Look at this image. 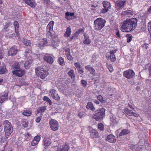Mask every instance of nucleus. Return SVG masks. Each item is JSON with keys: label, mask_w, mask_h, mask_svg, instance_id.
<instances>
[{"label": "nucleus", "mask_w": 151, "mask_h": 151, "mask_svg": "<svg viewBox=\"0 0 151 151\" xmlns=\"http://www.w3.org/2000/svg\"><path fill=\"white\" fill-rule=\"evenodd\" d=\"M22 42L26 46H29L31 44V42L29 40L25 39L23 40Z\"/></svg>", "instance_id": "nucleus-39"}, {"label": "nucleus", "mask_w": 151, "mask_h": 151, "mask_svg": "<svg viewBox=\"0 0 151 151\" xmlns=\"http://www.w3.org/2000/svg\"><path fill=\"white\" fill-rule=\"evenodd\" d=\"M22 125L24 127H26L28 125V123L25 121H23L22 122Z\"/></svg>", "instance_id": "nucleus-58"}, {"label": "nucleus", "mask_w": 151, "mask_h": 151, "mask_svg": "<svg viewBox=\"0 0 151 151\" xmlns=\"http://www.w3.org/2000/svg\"><path fill=\"white\" fill-rule=\"evenodd\" d=\"M51 142H52L51 139L48 137L44 138L43 140V144L45 148L49 146L51 143Z\"/></svg>", "instance_id": "nucleus-16"}, {"label": "nucleus", "mask_w": 151, "mask_h": 151, "mask_svg": "<svg viewBox=\"0 0 151 151\" xmlns=\"http://www.w3.org/2000/svg\"><path fill=\"white\" fill-rule=\"evenodd\" d=\"M139 143L140 144V145L142 146L144 145L145 146L148 147L149 145V144L148 142V140L147 139H145L142 141V140L139 141Z\"/></svg>", "instance_id": "nucleus-31"}, {"label": "nucleus", "mask_w": 151, "mask_h": 151, "mask_svg": "<svg viewBox=\"0 0 151 151\" xmlns=\"http://www.w3.org/2000/svg\"><path fill=\"white\" fill-rule=\"evenodd\" d=\"M47 41L46 39L44 38L39 43L38 46L40 48L44 46H46L47 44Z\"/></svg>", "instance_id": "nucleus-26"}, {"label": "nucleus", "mask_w": 151, "mask_h": 151, "mask_svg": "<svg viewBox=\"0 0 151 151\" xmlns=\"http://www.w3.org/2000/svg\"><path fill=\"white\" fill-rule=\"evenodd\" d=\"M71 32V29L69 27L67 28L66 31L64 34V36L65 37H68L70 35Z\"/></svg>", "instance_id": "nucleus-34"}, {"label": "nucleus", "mask_w": 151, "mask_h": 151, "mask_svg": "<svg viewBox=\"0 0 151 151\" xmlns=\"http://www.w3.org/2000/svg\"><path fill=\"white\" fill-rule=\"evenodd\" d=\"M12 24V23L10 22H8L6 23L4 28L5 29H7L9 26L11 25Z\"/></svg>", "instance_id": "nucleus-51"}, {"label": "nucleus", "mask_w": 151, "mask_h": 151, "mask_svg": "<svg viewBox=\"0 0 151 151\" xmlns=\"http://www.w3.org/2000/svg\"><path fill=\"white\" fill-rule=\"evenodd\" d=\"M3 51L0 50V59H1L3 58Z\"/></svg>", "instance_id": "nucleus-63"}, {"label": "nucleus", "mask_w": 151, "mask_h": 151, "mask_svg": "<svg viewBox=\"0 0 151 151\" xmlns=\"http://www.w3.org/2000/svg\"><path fill=\"white\" fill-rule=\"evenodd\" d=\"M31 50L29 49H26L25 52V54L24 56L23 57L25 59H27V60H29V58L30 59V56L31 54Z\"/></svg>", "instance_id": "nucleus-25"}, {"label": "nucleus", "mask_w": 151, "mask_h": 151, "mask_svg": "<svg viewBox=\"0 0 151 151\" xmlns=\"http://www.w3.org/2000/svg\"><path fill=\"white\" fill-rule=\"evenodd\" d=\"M74 15L73 13H70L69 12H67L65 14V17L68 20H69L71 19V17Z\"/></svg>", "instance_id": "nucleus-30"}, {"label": "nucleus", "mask_w": 151, "mask_h": 151, "mask_svg": "<svg viewBox=\"0 0 151 151\" xmlns=\"http://www.w3.org/2000/svg\"><path fill=\"white\" fill-rule=\"evenodd\" d=\"M130 132V131L127 129H123L120 133L119 135L120 136H122L124 135H126Z\"/></svg>", "instance_id": "nucleus-33"}, {"label": "nucleus", "mask_w": 151, "mask_h": 151, "mask_svg": "<svg viewBox=\"0 0 151 151\" xmlns=\"http://www.w3.org/2000/svg\"><path fill=\"white\" fill-rule=\"evenodd\" d=\"M105 110L104 108L99 109L96 111L93 118L96 121L101 120L105 116Z\"/></svg>", "instance_id": "nucleus-4"}, {"label": "nucleus", "mask_w": 151, "mask_h": 151, "mask_svg": "<svg viewBox=\"0 0 151 151\" xmlns=\"http://www.w3.org/2000/svg\"><path fill=\"white\" fill-rule=\"evenodd\" d=\"M30 60V59H29V60L27 59L26 61L24 63V67L26 69L28 68L29 66V65L31 62Z\"/></svg>", "instance_id": "nucleus-38"}, {"label": "nucleus", "mask_w": 151, "mask_h": 151, "mask_svg": "<svg viewBox=\"0 0 151 151\" xmlns=\"http://www.w3.org/2000/svg\"><path fill=\"white\" fill-rule=\"evenodd\" d=\"M21 63H15L14 64V68L15 69H19V68L20 67Z\"/></svg>", "instance_id": "nucleus-43"}, {"label": "nucleus", "mask_w": 151, "mask_h": 151, "mask_svg": "<svg viewBox=\"0 0 151 151\" xmlns=\"http://www.w3.org/2000/svg\"><path fill=\"white\" fill-rule=\"evenodd\" d=\"M84 37L83 40V43L85 45L89 44L91 42V40L89 39V37L85 36L84 34Z\"/></svg>", "instance_id": "nucleus-29"}, {"label": "nucleus", "mask_w": 151, "mask_h": 151, "mask_svg": "<svg viewBox=\"0 0 151 151\" xmlns=\"http://www.w3.org/2000/svg\"><path fill=\"white\" fill-rule=\"evenodd\" d=\"M25 137L26 140L28 141L31 139L32 136L29 133L27 132L25 133Z\"/></svg>", "instance_id": "nucleus-41"}, {"label": "nucleus", "mask_w": 151, "mask_h": 151, "mask_svg": "<svg viewBox=\"0 0 151 151\" xmlns=\"http://www.w3.org/2000/svg\"><path fill=\"white\" fill-rule=\"evenodd\" d=\"M111 123L112 125L114 126L116 124L118 123V119H117L115 116H113L111 119Z\"/></svg>", "instance_id": "nucleus-28"}, {"label": "nucleus", "mask_w": 151, "mask_h": 151, "mask_svg": "<svg viewBox=\"0 0 151 151\" xmlns=\"http://www.w3.org/2000/svg\"><path fill=\"white\" fill-rule=\"evenodd\" d=\"M38 143H37L34 140L32 141L31 143V145L32 146H35L36 145H37Z\"/></svg>", "instance_id": "nucleus-60"}, {"label": "nucleus", "mask_w": 151, "mask_h": 151, "mask_svg": "<svg viewBox=\"0 0 151 151\" xmlns=\"http://www.w3.org/2000/svg\"><path fill=\"white\" fill-rule=\"evenodd\" d=\"M68 75L70 76L72 78H74L75 77L74 74V71L73 70H70L68 73Z\"/></svg>", "instance_id": "nucleus-46"}, {"label": "nucleus", "mask_w": 151, "mask_h": 151, "mask_svg": "<svg viewBox=\"0 0 151 151\" xmlns=\"http://www.w3.org/2000/svg\"><path fill=\"white\" fill-rule=\"evenodd\" d=\"M12 73L17 76L21 77L24 74V70L19 69L13 71Z\"/></svg>", "instance_id": "nucleus-17"}, {"label": "nucleus", "mask_w": 151, "mask_h": 151, "mask_svg": "<svg viewBox=\"0 0 151 151\" xmlns=\"http://www.w3.org/2000/svg\"><path fill=\"white\" fill-rule=\"evenodd\" d=\"M125 113L129 116H133L136 117H138V115L135 113H134L132 110H129L128 108H125L124 109Z\"/></svg>", "instance_id": "nucleus-18"}, {"label": "nucleus", "mask_w": 151, "mask_h": 151, "mask_svg": "<svg viewBox=\"0 0 151 151\" xmlns=\"http://www.w3.org/2000/svg\"><path fill=\"white\" fill-rule=\"evenodd\" d=\"M107 67L109 71L112 72L113 71V67L111 64H108L107 65Z\"/></svg>", "instance_id": "nucleus-48"}, {"label": "nucleus", "mask_w": 151, "mask_h": 151, "mask_svg": "<svg viewBox=\"0 0 151 151\" xmlns=\"http://www.w3.org/2000/svg\"><path fill=\"white\" fill-rule=\"evenodd\" d=\"M106 140L110 143H114L116 139L114 136L113 134H110L106 138Z\"/></svg>", "instance_id": "nucleus-20"}, {"label": "nucleus", "mask_w": 151, "mask_h": 151, "mask_svg": "<svg viewBox=\"0 0 151 151\" xmlns=\"http://www.w3.org/2000/svg\"><path fill=\"white\" fill-rule=\"evenodd\" d=\"M123 14L127 15L129 17H131L133 14V12L130 10L123 12Z\"/></svg>", "instance_id": "nucleus-37"}, {"label": "nucleus", "mask_w": 151, "mask_h": 151, "mask_svg": "<svg viewBox=\"0 0 151 151\" xmlns=\"http://www.w3.org/2000/svg\"><path fill=\"white\" fill-rule=\"evenodd\" d=\"M3 5L2 1L0 0V9H1L2 8Z\"/></svg>", "instance_id": "nucleus-64"}, {"label": "nucleus", "mask_w": 151, "mask_h": 151, "mask_svg": "<svg viewBox=\"0 0 151 151\" xmlns=\"http://www.w3.org/2000/svg\"><path fill=\"white\" fill-rule=\"evenodd\" d=\"M46 107L45 106L40 107L37 109V112L38 113L42 114L46 110Z\"/></svg>", "instance_id": "nucleus-35"}, {"label": "nucleus", "mask_w": 151, "mask_h": 151, "mask_svg": "<svg viewBox=\"0 0 151 151\" xmlns=\"http://www.w3.org/2000/svg\"><path fill=\"white\" fill-rule=\"evenodd\" d=\"M36 73L38 74L40 78L42 79L45 78L48 75V71L43 68L38 67L35 69Z\"/></svg>", "instance_id": "nucleus-5"}, {"label": "nucleus", "mask_w": 151, "mask_h": 151, "mask_svg": "<svg viewBox=\"0 0 151 151\" xmlns=\"http://www.w3.org/2000/svg\"><path fill=\"white\" fill-rule=\"evenodd\" d=\"M98 100L101 102L105 103L106 102V100L104 99L103 97L101 95H99L97 97Z\"/></svg>", "instance_id": "nucleus-45"}, {"label": "nucleus", "mask_w": 151, "mask_h": 151, "mask_svg": "<svg viewBox=\"0 0 151 151\" xmlns=\"http://www.w3.org/2000/svg\"><path fill=\"white\" fill-rule=\"evenodd\" d=\"M106 21L101 18H99L95 19L93 22V28L96 31L100 30L105 26Z\"/></svg>", "instance_id": "nucleus-2"}, {"label": "nucleus", "mask_w": 151, "mask_h": 151, "mask_svg": "<svg viewBox=\"0 0 151 151\" xmlns=\"http://www.w3.org/2000/svg\"><path fill=\"white\" fill-rule=\"evenodd\" d=\"M54 22L53 21H50L47 27V32L48 35L50 37H52L53 35V27L54 25Z\"/></svg>", "instance_id": "nucleus-7"}, {"label": "nucleus", "mask_w": 151, "mask_h": 151, "mask_svg": "<svg viewBox=\"0 0 151 151\" xmlns=\"http://www.w3.org/2000/svg\"><path fill=\"white\" fill-rule=\"evenodd\" d=\"M68 147L66 144L64 145H61L58 147L56 151H68Z\"/></svg>", "instance_id": "nucleus-24"}, {"label": "nucleus", "mask_w": 151, "mask_h": 151, "mask_svg": "<svg viewBox=\"0 0 151 151\" xmlns=\"http://www.w3.org/2000/svg\"><path fill=\"white\" fill-rule=\"evenodd\" d=\"M25 3L31 8H35L37 5L35 0H23Z\"/></svg>", "instance_id": "nucleus-11"}, {"label": "nucleus", "mask_w": 151, "mask_h": 151, "mask_svg": "<svg viewBox=\"0 0 151 151\" xmlns=\"http://www.w3.org/2000/svg\"><path fill=\"white\" fill-rule=\"evenodd\" d=\"M137 19L135 18L127 19L122 24L120 29L124 32L134 30L137 26Z\"/></svg>", "instance_id": "nucleus-1"}, {"label": "nucleus", "mask_w": 151, "mask_h": 151, "mask_svg": "<svg viewBox=\"0 0 151 151\" xmlns=\"http://www.w3.org/2000/svg\"><path fill=\"white\" fill-rule=\"evenodd\" d=\"M32 114L31 110H24L22 113V114L27 116H30Z\"/></svg>", "instance_id": "nucleus-36"}, {"label": "nucleus", "mask_w": 151, "mask_h": 151, "mask_svg": "<svg viewBox=\"0 0 151 151\" xmlns=\"http://www.w3.org/2000/svg\"><path fill=\"white\" fill-rule=\"evenodd\" d=\"M41 119V117H39L36 119L35 121L37 122H38V123L40 121Z\"/></svg>", "instance_id": "nucleus-61"}, {"label": "nucleus", "mask_w": 151, "mask_h": 151, "mask_svg": "<svg viewBox=\"0 0 151 151\" xmlns=\"http://www.w3.org/2000/svg\"><path fill=\"white\" fill-rule=\"evenodd\" d=\"M89 130L90 135L92 138H96L98 137V134L96 130L91 127H89Z\"/></svg>", "instance_id": "nucleus-10"}, {"label": "nucleus", "mask_w": 151, "mask_h": 151, "mask_svg": "<svg viewBox=\"0 0 151 151\" xmlns=\"http://www.w3.org/2000/svg\"><path fill=\"white\" fill-rule=\"evenodd\" d=\"M85 68L90 72L92 74L94 75L95 73V70L90 65H88L85 67Z\"/></svg>", "instance_id": "nucleus-27"}, {"label": "nucleus", "mask_w": 151, "mask_h": 151, "mask_svg": "<svg viewBox=\"0 0 151 151\" xmlns=\"http://www.w3.org/2000/svg\"><path fill=\"white\" fill-rule=\"evenodd\" d=\"M108 10H109L106 9V8L103 7V8L101 9V11L102 13H105L108 11Z\"/></svg>", "instance_id": "nucleus-52"}, {"label": "nucleus", "mask_w": 151, "mask_h": 151, "mask_svg": "<svg viewBox=\"0 0 151 151\" xmlns=\"http://www.w3.org/2000/svg\"><path fill=\"white\" fill-rule=\"evenodd\" d=\"M41 139L40 137L39 136H35L34 139V140L38 143L39 141Z\"/></svg>", "instance_id": "nucleus-47"}, {"label": "nucleus", "mask_w": 151, "mask_h": 151, "mask_svg": "<svg viewBox=\"0 0 151 151\" xmlns=\"http://www.w3.org/2000/svg\"><path fill=\"white\" fill-rule=\"evenodd\" d=\"M59 39L57 37H56L53 39V41L52 42V45L54 48H56L59 46Z\"/></svg>", "instance_id": "nucleus-22"}, {"label": "nucleus", "mask_w": 151, "mask_h": 151, "mask_svg": "<svg viewBox=\"0 0 151 151\" xmlns=\"http://www.w3.org/2000/svg\"><path fill=\"white\" fill-rule=\"evenodd\" d=\"M64 50L67 59L70 60H72L73 58L70 55V48H66Z\"/></svg>", "instance_id": "nucleus-15"}, {"label": "nucleus", "mask_w": 151, "mask_h": 151, "mask_svg": "<svg viewBox=\"0 0 151 151\" xmlns=\"http://www.w3.org/2000/svg\"><path fill=\"white\" fill-rule=\"evenodd\" d=\"M78 32V34L79 35V34H82L83 33L84 30L82 29H80L78 31H76Z\"/></svg>", "instance_id": "nucleus-55"}, {"label": "nucleus", "mask_w": 151, "mask_h": 151, "mask_svg": "<svg viewBox=\"0 0 151 151\" xmlns=\"http://www.w3.org/2000/svg\"><path fill=\"white\" fill-rule=\"evenodd\" d=\"M14 25L15 28V32L17 33L18 32V28L19 27L18 23L17 21L14 22Z\"/></svg>", "instance_id": "nucleus-42"}, {"label": "nucleus", "mask_w": 151, "mask_h": 151, "mask_svg": "<svg viewBox=\"0 0 151 151\" xmlns=\"http://www.w3.org/2000/svg\"><path fill=\"white\" fill-rule=\"evenodd\" d=\"M44 60L45 61L50 64H52L53 62L52 57L49 54H46L44 57Z\"/></svg>", "instance_id": "nucleus-12"}, {"label": "nucleus", "mask_w": 151, "mask_h": 151, "mask_svg": "<svg viewBox=\"0 0 151 151\" xmlns=\"http://www.w3.org/2000/svg\"><path fill=\"white\" fill-rule=\"evenodd\" d=\"M102 4L103 7L106 8V9L109 10L111 7L110 3L108 1H104L103 2Z\"/></svg>", "instance_id": "nucleus-32"}, {"label": "nucleus", "mask_w": 151, "mask_h": 151, "mask_svg": "<svg viewBox=\"0 0 151 151\" xmlns=\"http://www.w3.org/2000/svg\"><path fill=\"white\" fill-rule=\"evenodd\" d=\"M5 137L8 138L13 131L12 126L11 123L8 120H5L3 122Z\"/></svg>", "instance_id": "nucleus-3"}, {"label": "nucleus", "mask_w": 151, "mask_h": 151, "mask_svg": "<svg viewBox=\"0 0 151 151\" xmlns=\"http://www.w3.org/2000/svg\"><path fill=\"white\" fill-rule=\"evenodd\" d=\"M18 49L16 47L13 46L10 48L8 50V55L9 56H14L17 53Z\"/></svg>", "instance_id": "nucleus-9"}, {"label": "nucleus", "mask_w": 151, "mask_h": 151, "mask_svg": "<svg viewBox=\"0 0 151 151\" xmlns=\"http://www.w3.org/2000/svg\"><path fill=\"white\" fill-rule=\"evenodd\" d=\"M78 73L81 74H82L83 73V69L82 68H81V67L78 68Z\"/></svg>", "instance_id": "nucleus-59"}, {"label": "nucleus", "mask_w": 151, "mask_h": 151, "mask_svg": "<svg viewBox=\"0 0 151 151\" xmlns=\"http://www.w3.org/2000/svg\"><path fill=\"white\" fill-rule=\"evenodd\" d=\"M127 41L128 42H129L132 40V36L131 35H128L127 37Z\"/></svg>", "instance_id": "nucleus-56"}, {"label": "nucleus", "mask_w": 151, "mask_h": 151, "mask_svg": "<svg viewBox=\"0 0 151 151\" xmlns=\"http://www.w3.org/2000/svg\"><path fill=\"white\" fill-rule=\"evenodd\" d=\"M126 0H119V1L116 3V6L118 9L124 7Z\"/></svg>", "instance_id": "nucleus-21"}, {"label": "nucleus", "mask_w": 151, "mask_h": 151, "mask_svg": "<svg viewBox=\"0 0 151 151\" xmlns=\"http://www.w3.org/2000/svg\"><path fill=\"white\" fill-rule=\"evenodd\" d=\"M8 94L6 92H4L0 95V102L2 103L8 99Z\"/></svg>", "instance_id": "nucleus-14"}, {"label": "nucleus", "mask_w": 151, "mask_h": 151, "mask_svg": "<svg viewBox=\"0 0 151 151\" xmlns=\"http://www.w3.org/2000/svg\"><path fill=\"white\" fill-rule=\"evenodd\" d=\"M148 28L149 32H151V21L148 24Z\"/></svg>", "instance_id": "nucleus-53"}, {"label": "nucleus", "mask_w": 151, "mask_h": 151, "mask_svg": "<svg viewBox=\"0 0 151 151\" xmlns=\"http://www.w3.org/2000/svg\"><path fill=\"white\" fill-rule=\"evenodd\" d=\"M86 107L88 109L92 111H94L96 110L93 104L91 102H89L87 104Z\"/></svg>", "instance_id": "nucleus-23"}, {"label": "nucleus", "mask_w": 151, "mask_h": 151, "mask_svg": "<svg viewBox=\"0 0 151 151\" xmlns=\"http://www.w3.org/2000/svg\"><path fill=\"white\" fill-rule=\"evenodd\" d=\"M58 63L61 65H65L64 60L62 58L60 57L58 58Z\"/></svg>", "instance_id": "nucleus-40"}, {"label": "nucleus", "mask_w": 151, "mask_h": 151, "mask_svg": "<svg viewBox=\"0 0 151 151\" xmlns=\"http://www.w3.org/2000/svg\"><path fill=\"white\" fill-rule=\"evenodd\" d=\"M117 51V49H115L114 50H111L110 51V59L112 62L115 61L116 60V58L114 54H115Z\"/></svg>", "instance_id": "nucleus-19"}, {"label": "nucleus", "mask_w": 151, "mask_h": 151, "mask_svg": "<svg viewBox=\"0 0 151 151\" xmlns=\"http://www.w3.org/2000/svg\"><path fill=\"white\" fill-rule=\"evenodd\" d=\"M116 35L118 37H120V35L119 34V31L118 30H116Z\"/></svg>", "instance_id": "nucleus-62"}, {"label": "nucleus", "mask_w": 151, "mask_h": 151, "mask_svg": "<svg viewBox=\"0 0 151 151\" xmlns=\"http://www.w3.org/2000/svg\"><path fill=\"white\" fill-rule=\"evenodd\" d=\"M84 113L83 112V111H81L79 112L78 114V116L81 118L84 115Z\"/></svg>", "instance_id": "nucleus-54"}, {"label": "nucleus", "mask_w": 151, "mask_h": 151, "mask_svg": "<svg viewBox=\"0 0 151 151\" xmlns=\"http://www.w3.org/2000/svg\"><path fill=\"white\" fill-rule=\"evenodd\" d=\"M98 128L100 130H102L104 129V126L101 123L99 124L98 125Z\"/></svg>", "instance_id": "nucleus-50"}, {"label": "nucleus", "mask_w": 151, "mask_h": 151, "mask_svg": "<svg viewBox=\"0 0 151 151\" xmlns=\"http://www.w3.org/2000/svg\"><path fill=\"white\" fill-rule=\"evenodd\" d=\"M43 100L44 101L48 102L50 105H51L52 104V103L51 100L47 97L46 96H44L43 97Z\"/></svg>", "instance_id": "nucleus-44"}, {"label": "nucleus", "mask_w": 151, "mask_h": 151, "mask_svg": "<svg viewBox=\"0 0 151 151\" xmlns=\"http://www.w3.org/2000/svg\"><path fill=\"white\" fill-rule=\"evenodd\" d=\"M50 127L52 131H56L59 128V124L56 120L54 119H51L49 121Z\"/></svg>", "instance_id": "nucleus-6"}, {"label": "nucleus", "mask_w": 151, "mask_h": 151, "mask_svg": "<svg viewBox=\"0 0 151 151\" xmlns=\"http://www.w3.org/2000/svg\"><path fill=\"white\" fill-rule=\"evenodd\" d=\"M81 83L82 86L83 87H86L88 85L87 82L84 80H82L81 81Z\"/></svg>", "instance_id": "nucleus-49"}, {"label": "nucleus", "mask_w": 151, "mask_h": 151, "mask_svg": "<svg viewBox=\"0 0 151 151\" xmlns=\"http://www.w3.org/2000/svg\"><path fill=\"white\" fill-rule=\"evenodd\" d=\"M74 65L78 69L80 68L81 66L80 65L79 63L76 62L75 63Z\"/></svg>", "instance_id": "nucleus-57"}, {"label": "nucleus", "mask_w": 151, "mask_h": 151, "mask_svg": "<svg viewBox=\"0 0 151 151\" xmlns=\"http://www.w3.org/2000/svg\"><path fill=\"white\" fill-rule=\"evenodd\" d=\"M50 95L52 98L56 100H58L60 97L56 92V91L54 89H52L50 91Z\"/></svg>", "instance_id": "nucleus-13"}, {"label": "nucleus", "mask_w": 151, "mask_h": 151, "mask_svg": "<svg viewBox=\"0 0 151 151\" xmlns=\"http://www.w3.org/2000/svg\"><path fill=\"white\" fill-rule=\"evenodd\" d=\"M124 76L127 78L130 79L134 76V72L131 70H128L124 72Z\"/></svg>", "instance_id": "nucleus-8"}]
</instances>
